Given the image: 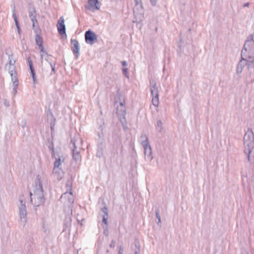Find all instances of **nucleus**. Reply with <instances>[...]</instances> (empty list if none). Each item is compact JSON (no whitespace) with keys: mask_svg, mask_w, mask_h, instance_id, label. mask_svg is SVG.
<instances>
[{"mask_svg":"<svg viewBox=\"0 0 254 254\" xmlns=\"http://www.w3.org/2000/svg\"><path fill=\"white\" fill-rule=\"evenodd\" d=\"M244 153L248 161L254 163V135L252 129L249 128L244 137Z\"/></svg>","mask_w":254,"mask_h":254,"instance_id":"nucleus-1","label":"nucleus"},{"mask_svg":"<svg viewBox=\"0 0 254 254\" xmlns=\"http://www.w3.org/2000/svg\"><path fill=\"white\" fill-rule=\"evenodd\" d=\"M241 58L248 64L254 62V40L252 35L247 37L241 52Z\"/></svg>","mask_w":254,"mask_h":254,"instance_id":"nucleus-2","label":"nucleus"},{"mask_svg":"<svg viewBox=\"0 0 254 254\" xmlns=\"http://www.w3.org/2000/svg\"><path fill=\"white\" fill-rule=\"evenodd\" d=\"M38 187L34 191V194L32 192H30L31 201L33 203V200L34 199L35 202L34 204L36 206H39L45 203L42 185L40 180H38Z\"/></svg>","mask_w":254,"mask_h":254,"instance_id":"nucleus-3","label":"nucleus"},{"mask_svg":"<svg viewBox=\"0 0 254 254\" xmlns=\"http://www.w3.org/2000/svg\"><path fill=\"white\" fill-rule=\"evenodd\" d=\"M141 138L144 139V140L142 141L141 144L144 149L145 159L146 161H151L153 159V156L152 154V149L149 144L148 138L146 134H142Z\"/></svg>","mask_w":254,"mask_h":254,"instance_id":"nucleus-4","label":"nucleus"},{"mask_svg":"<svg viewBox=\"0 0 254 254\" xmlns=\"http://www.w3.org/2000/svg\"><path fill=\"white\" fill-rule=\"evenodd\" d=\"M82 139L78 136H74L71 140V143L72 144V146L71 147H73V149H72V157L76 162L79 161L80 157L79 152L77 150V148L79 147L80 144H82Z\"/></svg>","mask_w":254,"mask_h":254,"instance_id":"nucleus-5","label":"nucleus"},{"mask_svg":"<svg viewBox=\"0 0 254 254\" xmlns=\"http://www.w3.org/2000/svg\"><path fill=\"white\" fill-rule=\"evenodd\" d=\"M150 88L152 96V103L154 106L158 107L159 103L158 89L156 86V83L154 80L150 81Z\"/></svg>","mask_w":254,"mask_h":254,"instance_id":"nucleus-6","label":"nucleus"},{"mask_svg":"<svg viewBox=\"0 0 254 254\" xmlns=\"http://www.w3.org/2000/svg\"><path fill=\"white\" fill-rule=\"evenodd\" d=\"M20 205L19 206V215L20 218V224L24 226L27 222V210L25 202L20 198Z\"/></svg>","mask_w":254,"mask_h":254,"instance_id":"nucleus-7","label":"nucleus"},{"mask_svg":"<svg viewBox=\"0 0 254 254\" xmlns=\"http://www.w3.org/2000/svg\"><path fill=\"white\" fill-rule=\"evenodd\" d=\"M48 148L51 151V155L53 157H55L56 158V161L54 163V168L53 171V173L54 175L58 173V172L56 171L57 169H59L60 165H61L62 162H64V158L63 157H59L58 158H56L55 150L54 148V144L53 142L51 143V145L48 146Z\"/></svg>","mask_w":254,"mask_h":254,"instance_id":"nucleus-8","label":"nucleus"},{"mask_svg":"<svg viewBox=\"0 0 254 254\" xmlns=\"http://www.w3.org/2000/svg\"><path fill=\"white\" fill-rule=\"evenodd\" d=\"M97 36L91 30L85 32V40L86 43L92 45L97 40Z\"/></svg>","mask_w":254,"mask_h":254,"instance_id":"nucleus-9","label":"nucleus"},{"mask_svg":"<svg viewBox=\"0 0 254 254\" xmlns=\"http://www.w3.org/2000/svg\"><path fill=\"white\" fill-rule=\"evenodd\" d=\"M29 15L32 22L33 29L36 27H39L38 23L36 18V11L34 7H30L29 9Z\"/></svg>","mask_w":254,"mask_h":254,"instance_id":"nucleus-10","label":"nucleus"},{"mask_svg":"<svg viewBox=\"0 0 254 254\" xmlns=\"http://www.w3.org/2000/svg\"><path fill=\"white\" fill-rule=\"evenodd\" d=\"M57 26L58 32L60 35H63L64 34L66 36L65 33V25L64 24V20L63 16H61L59 18Z\"/></svg>","mask_w":254,"mask_h":254,"instance_id":"nucleus-11","label":"nucleus"},{"mask_svg":"<svg viewBox=\"0 0 254 254\" xmlns=\"http://www.w3.org/2000/svg\"><path fill=\"white\" fill-rule=\"evenodd\" d=\"M125 101H121L120 103V106L117 108V114L118 115L119 119L121 117L126 118V107L125 106Z\"/></svg>","mask_w":254,"mask_h":254,"instance_id":"nucleus-12","label":"nucleus"},{"mask_svg":"<svg viewBox=\"0 0 254 254\" xmlns=\"http://www.w3.org/2000/svg\"><path fill=\"white\" fill-rule=\"evenodd\" d=\"M61 199H66L67 205L70 206L74 202V198L71 192L68 193L65 192L62 194L61 197Z\"/></svg>","mask_w":254,"mask_h":254,"instance_id":"nucleus-13","label":"nucleus"},{"mask_svg":"<svg viewBox=\"0 0 254 254\" xmlns=\"http://www.w3.org/2000/svg\"><path fill=\"white\" fill-rule=\"evenodd\" d=\"M71 43L73 45V48L72 49V52L75 55L76 58H78L80 49L79 43L76 39H71Z\"/></svg>","mask_w":254,"mask_h":254,"instance_id":"nucleus-14","label":"nucleus"},{"mask_svg":"<svg viewBox=\"0 0 254 254\" xmlns=\"http://www.w3.org/2000/svg\"><path fill=\"white\" fill-rule=\"evenodd\" d=\"M88 4L85 6L87 9L90 10L91 8L95 7L97 9L100 8V3L98 0H89Z\"/></svg>","mask_w":254,"mask_h":254,"instance_id":"nucleus-15","label":"nucleus"},{"mask_svg":"<svg viewBox=\"0 0 254 254\" xmlns=\"http://www.w3.org/2000/svg\"><path fill=\"white\" fill-rule=\"evenodd\" d=\"M7 69L10 75L11 80H13L15 79H18L16 74V66L15 65H10L7 66V68H5Z\"/></svg>","mask_w":254,"mask_h":254,"instance_id":"nucleus-16","label":"nucleus"},{"mask_svg":"<svg viewBox=\"0 0 254 254\" xmlns=\"http://www.w3.org/2000/svg\"><path fill=\"white\" fill-rule=\"evenodd\" d=\"M35 33H36L35 36V41L36 44L39 46L40 45L43 44V39L41 36H40V32L41 30L39 27H36L33 29Z\"/></svg>","mask_w":254,"mask_h":254,"instance_id":"nucleus-17","label":"nucleus"},{"mask_svg":"<svg viewBox=\"0 0 254 254\" xmlns=\"http://www.w3.org/2000/svg\"><path fill=\"white\" fill-rule=\"evenodd\" d=\"M28 61L29 68L30 69L32 79H33V84L35 85L36 83V80H37L36 77V73L35 72V70L33 66L32 62L29 58H28Z\"/></svg>","mask_w":254,"mask_h":254,"instance_id":"nucleus-18","label":"nucleus"},{"mask_svg":"<svg viewBox=\"0 0 254 254\" xmlns=\"http://www.w3.org/2000/svg\"><path fill=\"white\" fill-rule=\"evenodd\" d=\"M134 254H140V245L138 240L135 239L134 241Z\"/></svg>","mask_w":254,"mask_h":254,"instance_id":"nucleus-19","label":"nucleus"},{"mask_svg":"<svg viewBox=\"0 0 254 254\" xmlns=\"http://www.w3.org/2000/svg\"><path fill=\"white\" fill-rule=\"evenodd\" d=\"M43 58H44L45 60L50 64L51 63L53 64L56 62L55 58L48 54L44 56Z\"/></svg>","mask_w":254,"mask_h":254,"instance_id":"nucleus-20","label":"nucleus"},{"mask_svg":"<svg viewBox=\"0 0 254 254\" xmlns=\"http://www.w3.org/2000/svg\"><path fill=\"white\" fill-rule=\"evenodd\" d=\"M15 60L13 59L12 55H8V62L5 65V68H7L8 66L15 65Z\"/></svg>","mask_w":254,"mask_h":254,"instance_id":"nucleus-21","label":"nucleus"},{"mask_svg":"<svg viewBox=\"0 0 254 254\" xmlns=\"http://www.w3.org/2000/svg\"><path fill=\"white\" fill-rule=\"evenodd\" d=\"M12 82V84L13 86L12 92L14 94H15L17 93V87L18 85V79H14L13 80H11Z\"/></svg>","mask_w":254,"mask_h":254,"instance_id":"nucleus-22","label":"nucleus"},{"mask_svg":"<svg viewBox=\"0 0 254 254\" xmlns=\"http://www.w3.org/2000/svg\"><path fill=\"white\" fill-rule=\"evenodd\" d=\"M119 120L123 126L124 130H127V126L126 118L121 117Z\"/></svg>","mask_w":254,"mask_h":254,"instance_id":"nucleus-23","label":"nucleus"},{"mask_svg":"<svg viewBox=\"0 0 254 254\" xmlns=\"http://www.w3.org/2000/svg\"><path fill=\"white\" fill-rule=\"evenodd\" d=\"M12 17L14 19L16 28H19V25L18 21L17 16L16 15V14L15 13V6H13Z\"/></svg>","mask_w":254,"mask_h":254,"instance_id":"nucleus-24","label":"nucleus"},{"mask_svg":"<svg viewBox=\"0 0 254 254\" xmlns=\"http://www.w3.org/2000/svg\"><path fill=\"white\" fill-rule=\"evenodd\" d=\"M159 132H161L163 130V123L160 120L157 121V124L156 127Z\"/></svg>","mask_w":254,"mask_h":254,"instance_id":"nucleus-25","label":"nucleus"},{"mask_svg":"<svg viewBox=\"0 0 254 254\" xmlns=\"http://www.w3.org/2000/svg\"><path fill=\"white\" fill-rule=\"evenodd\" d=\"M135 7H134V10L135 8H138V7L142 9V5L141 3V0H134Z\"/></svg>","mask_w":254,"mask_h":254,"instance_id":"nucleus-26","label":"nucleus"},{"mask_svg":"<svg viewBox=\"0 0 254 254\" xmlns=\"http://www.w3.org/2000/svg\"><path fill=\"white\" fill-rule=\"evenodd\" d=\"M243 60L240 62L238 65L237 67V72L238 73H241L243 70V66L244 65V63H243Z\"/></svg>","mask_w":254,"mask_h":254,"instance_id":"nucleus-27","label":"nucleus"},{"mask_svg":"<svg viewBox=\"0 0 254 254\" xmlns=\"http://www.w3.org/2000/svg\"><path fill=\"white\" fill-rule=\"evenodd\" d=\"M103 219L102 223L106 225V226H108V216L106 215H102Z\"/></svg>","mask_w":254,"mask_h":254,"instance_id":"nucleus-28","label":"nucleus"},{"mask_svg":"<svg viewBox=\"0 0 254 254\" xmlns=\"http://www.w3.org/2000/svg\"><path fill=\"white\" fill-rule=\"evenodd\" d=\"M40 57L41 60L42 61V60L43 58L44 57V56L47 55L48 53L46 52V51L44 50V49H43L42 50H40Z\"/></svg>","mask_w":254,"mask_h":254,"instance_id":"nucleus-29","label":"nucleus"},{"mask_svg":"<svg viewBox=\"0 0 254 254\" xmlns=\"http://www.w3.org/2000/svg\"><path fill=\"white\" fill-rule=\"evenodd\" d=\"M101 210L104 213L103 215H107V216H108V209L106 206H104L103 208H102Z\"/></svg>","mask_w":254,"mask_h":254,"instance_id":"nucleus-30","label":"nucleus"},{"mask_svg":"<svg viewBox=\"0 0 254 254\" xmlns=\"http://www.w3.org/2000/svg\"><path fill=\"white\" fill-rule=\"evenodd\" d=\"M123 74L127 77V78H129V75L127 73V68L125 67V68H123Z\"/></svg>","mask_w":254,"mask_h":254,"instance_id":"nucleus-31","label":"nucleus"},{"mask_svg":"<svg viewBox=\"0 0 254 254\" xmlns=\"http://www.w3.org/2000/svg\"><path fill=\"white\" fill-rule=\"evenodd\" d=\"M50 66L52 68L51 74H52L53 73H55V63H54L53 64L51 63Z\"/></svg>","mask_w":254,"mask_h":254,"instance_id":"nucleus-32","label":"nucleus"},{"mask_svg":"<svg viewBox=\"0 0 254 254\" xmlns=\"http://www.w3.org/2000/svg\"><path fill=\"white\" fill-rule=\"evenodd\" d=\"M103 233L106 236H108L109 235L108 226H105V227H104Z\"/></svg>","mask_w":254,"mask_h":254,"instance_id":"nucleus-33","label":"nucleus"},{"mask_svg":"<svg viewBox=\"0 0 254 254\" xmlns=\"http://www.w3.org/2000/svg\"><path fill=\"white\" fill-rule=\"evenodd\" d=\"M155 214H156V218H157V219H159V218H161V217L159 215V209H156L155 210Z\"/></svg>","mask_w":254,"mask_h":254,"instance_id":"nucleus-34","label":"nucleus"},{"mask_svg":"<svg viewBox=\"0 0 254 254\" xmlns=\"http://www.w3.org/2000/svg\"><path fill=\"white\" fill-rule=\"evenodd\" d=\"M115 244H116L115 241L114 240H112L111 244L110 245V247L112 248H114L115 247Z\"/></svg>","mask_w":254,"mask_h":254,"instance_id":"nucleus-35","label":"nucleus"},{"mask_svg":"<svg viewBox=\"0 0 254 254\" xmlns=\"http://www.w3.org/2000/svg\"><path fill=\"white\" fill-rule=\"evenodd\" d=\"M150 2L151 3V4L153 6H155L157 3V0H150Z\"/></svg>","mask_w":254,"mask_h":254,"instance_id":"nucleus-36","label":"nucleus"},{"mask_svg":"<svg viewBox=\"0 0 254 254\" xmlns=\"http://www.w3.org/2000/svg\"><path fill=\"white\" fill-rule=\"evenodd\" d=\"M116 141H117V144H120L121 142V139H120V138L119 137H117Z\"/></svg>","mask_w":254,"mask_h":254,"instance_id":"nucleus-37","label":"nucleus"},{"mask_svg":"<svg viewBox=\"0 0 254 254\" xmlns=\"http://www.w3.org/2000/svg\"><path fill=\"white\" fill-rule=\"evenodd\" d=\"M122 64L123 66H127V62L126 61H122Z\"/></svg>","mask_w":254,"mask_h":254,"instance_id":"nucleus-38","label":"nucleus"},{"mask_svg":"<svg viewBox=\"0 0 254 254\" xmlns=\"http://www.w3.org/2000/svg\"><path fill=\"white\" fill-rule=\"evenodd\" d=\"M119 254H123V249H122L121 246L120 247V250H119Z\"/></svg>","mask_w":254,"mask_h":254,"instance_id":"nucleus-39","label":"nucleus"},{"mask_svg":"<svg viewBox=\"0 0 254 254\" xmlns=\"http://www.w3.org/2000/svg\"><path fill=\"white\" fill-rule=\"evenodd\" d=\"M38 47H39V49H40V50H42L43 49H44V47L43 46V44L39 45Z\"/></svg>","mask_w":254,"mask_h":254,"instance_id":"nucleus-40","label":"nucleus"},{"mask_svg":"<svg viewBox=\"0 0 254 254\" xmlns=\"http://www.w3.org/2000/svg\"><path fill=\"white\" fill-rule=\"evenodd\" d=\"M101 154H102V153L98 150L97 154V156L100 157V156Z\"/></svg>","mask_w":254,"mask_h":254,"instance_id":"nucleus-41","label":"nucleus"},{"mask_svg":"<svg viewBox=\"0 0 254 254\" xmlns=\"http://www.w3.org/2000/svg\"><path fill=\"white\" fill-rule=\"evenodd\" d=\"M17 31H18L19 34L20 35L21 34V30H20V26H19V28H17Z\"/></svg>","mask_w":254,"mask_h":254,"instance_id":"nucleus-42","label":"nucleus"},{"mask_svg":"<svg viewBox=\"0 0 254 254\" xmlns=\"http://www.w3.org/2000/svg\"><path fill=\"white\" fill-rule=\"evenodd\" d=\"M244 7H248L249 6V3L247 2L244 4Z\"/></svg>","mask_w":254,"mask_h":254,"instance_id":"nucleus-43","label":"nucleus"},{"mask_svg":"<svg viewBox=\"0 0 254 254\" xmlns=\"http://www.w3.org/2000/svg\"><path fill=\"white\" fill-rule=\"evenodd\" d=\"M158 224H159V223H161V218H159L158 219Z\"/></svg>","mask_w":254,"mask_h":254,"instance_id":"nucleus-44","label":"nucleus"},{"mask_svg":"<svg viewBox=\"0 0 254 254\" xmlns=\"http://www.w3.org/2000/svg\"><path fill=\"white\" fill-rule=\"evenodd\" d=\"M58 179L59 180H61L62 179V177H61L60 178L58 177Z\"/></svg>","mask_w":254,"mask_h":254,"instance_id":"nucleus-45","label":"nucleus"},{"mask_svg":"<svg viewBox=\"0 0 254 254\" xmlns=\"http://www.w3.org/2000/svg\"><path fill=\"white\" fill-rule=\"evenodd\" d=\"M14 6V4H13L12 6V9H13V6Z\"/></svg>","mask_w":254,"mask_h":254,"instance_id":"nucleus-46","label":"nucleus"}]
</instances>
